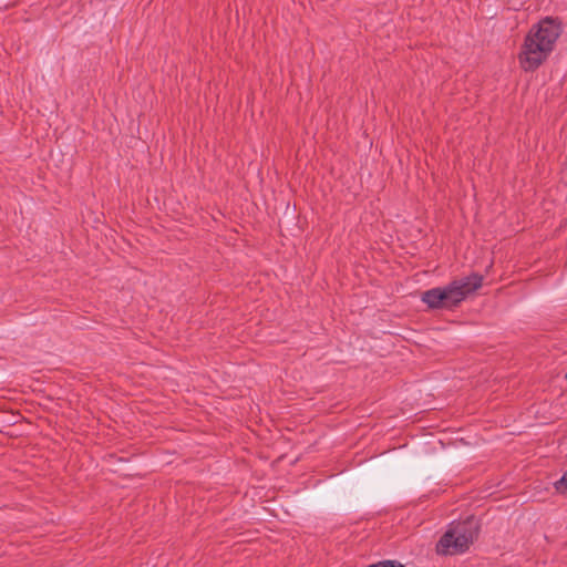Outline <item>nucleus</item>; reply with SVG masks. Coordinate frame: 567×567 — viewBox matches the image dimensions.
<instances>
[{
  "label": "nucleus",
  "mask_w": 567,
  "mask_h": 567,
  "mask_svg": "<svg viewBox=\"0 0 567 567\" xmlns=\"http://www.w3.org/2000/svg\"><path fill=\"white\" fill-rule=\"evenodd\" d=\"M555 486L559 493H567V472L556 482Z\"/></svg>",
  "instance_id": "20e7f679"
},
{
  "label": "nucleus",
  "mask_w": 567,
  "mask_h": 567,
  "mask_svg": "<svg viewBox=\"0 0 567 567\" xmlns=\"http://www.w3.org/2000/svg\"><path fill=\"white\" fill-rule=\"evenodd\" d=\"M117 461L123 462V461H127V460L124 457H118Z\"/></svg>",
  "instance_id": "423d86ee"
},
{
  "label": "nucleus",
  "mask_w": 567,
  "mask_h": 567,
  "mask_svg": "<svg viewBox=\"0 0 567 567\" xmlns=\"http://www.w3.org/2000/svg\"><path fill=\"white\" fill-rule=\"evenodd\" d=\"M565 378H566V380H567V373H566V377H565Z\"/></svg>",
  "instance_id": "0eeeda50"
},
{
  "label": "nucleus",
  "mask_w": 567,
  "mask_h": 567,
  "mask_svg": "<svg viewBox=\"0 0 567 567\" xmlns=\"http://www.w3.org/2000/svg\"><path fill=\"white\" fill-rule=\"evenodd\" d=\"M370 567H403V566L400 564H395L393 561H383V563L372 565Z\"/></svg>",
  "instance_id": "39448f33"
},
{
  "label": "nucleus",
  "mask_w": 567,
  "mask_h": 567,
  "mask_svg": "<svg viewBox=\"0 0 567 567\" xmlns=\"http://www.w3.org/2000/svg\"><path fill=\"white\" fill-rule=\"evenodd\" d=\"M563 32L560 22L551 17L542 19L526 34L518 53L520 68L526 72L537 70L555 50Z\"/></svg>",
  "instance_id": "f257e3e1"
},
{
  "label": "nucleus",
  "mask_w": 567,
  "mask_h": 567,
  "mask_svg": "<svg viewBox=\"0 0 567 567\" xmlns=\"http://www.w3.org/2000/svg\"><path fill=\"white\" fill-rule=\"evenodd\" d=\"M483 277L478 274L456 278L442 287H434L421 295V300L431 310H453L470 295L481 288Z\"/></svg>",
  "instance_id": "f03ea898"
},
{
  "label": "nucleus",
  "mask_w": 567,
  "mask_h": 567,
  "mask_svg": "<svg viewBox=\"0 0 567 567\" xmlns=\"http://www.w3.org/2000/svg\"><path fill=\"white\" fill-rule=\"evenodd\" d=\"M478 534V525L474 518L450 524L447 530L436 545L440 555H458L470 549Z\"/></svg>",
  "instance_id": "7ed1b4c3"
}]
</instances>
